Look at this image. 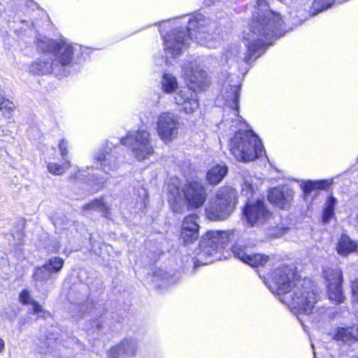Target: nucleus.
Returning <instances> with one entry per match:
<instances>
[{"label": "nucleus", "mask_w": 358, "mask_h": 358, "mask_svg": "<svg viewBox=\"0 0 358 358\" xmlns=\"http://www.w3.org/2000/svg\"><path fill=\"white\" fill-rule=\"evenodd\" d=\"M71 166V162H64L62 164H58L55 162H50L47 165L48 172L55 176L63 174Z\"/></svg>", "instance_id": "473e14b6"}, {"label": "nucleus", "mask_w": 358, "mask_h": 358, "mask_svg": "<svg viewBox=\"0 0 358 358\" xmlns=\"http://www.w3.org/2000/svg\"><path fill=\"white\" fill-rule=\"evenodd\" d=\"M357 162H358V157H357Z\"/></svg>", "instance_id": "8fccbe9b"}, {"label": "nucleus", "mask_w": 358, "mask_h": 358, "mask_svg": "<svg viewBox=\"0 0 358 358\" xmlns=\"http://www.w3.org/2000/svg\"><path fill=\"white\" fill-rule=\"evenodd\" d=\"M301 280L292 267L281 265L275 268L267 279L266 285L271 292L276 294L281 302L292 292L294 287Z\"/></svg>", "instance_id": "9d476101"}, {"label": "nucleus", "mask_w": 358, "mask_h": 358, "mask_svg": "<svg viewBox=\"0 0 358 358\" xmlns=\"http://www.w3.org/2000/svg\"><path fill=\"white\" fill-rule=\"evenodd\" d=\"M52 274L43 264L35 268L33 273V279L36 287L43 285L50 278Z\"/></svg>", "instance_id": "a878e982"}, {"label": "nucleus", "mask_w": 358, "mask_h": 358, "mask_svg": "<svg viewBox=\"0 0 358 358\" xmlns=\"http://www.w3.org/2000/svg\"><path fill=\"white\" fill-rule=\"evenodd\" d=\"M228 172V168L225 164H217L212 166L206 174V179L210 184L217 185L220 183Z\"/></svg>", "instance_id": "b1692460"}, {"label": "nucleus", "mask_w": 358, "mask_h": 358, "mask_svg": "<svg viewBox=\"0 0 358 358\" xmlns=\"http://www.w3.org/2000/svg\"><path fill=\"white\" fill-rule=\"evenodd\" d=\"M358 244L352 241L348 236L342 234L336 245L337 252L342 256L346 257L349 254L357 251Z\"/></svg>", "instance_id": "5701e85b"}, {"label": "nucleus", "mask_w": 358, "mask_h": 358, "mask_svg": "<svg viewBox=\"0 0 358 358\" xmlns=\"http://www.w3.org/2000/svg\"><path fill=\"white\" fill-rule=\"evenodd\" d=\"M243 216L248 224L251 227L264 224L272 217V213L267 209L264 201H248L243 209Z\"/></svg>", "instance_id": "2eb2a0df"}, {"label": "nucleus", "mask_w": 358, "mask_h": 358, "mask_svg": "<svg viewBox=\"0 0 358 358\" xmlns=\"http://www.w3.org/2000/svg\"><path fill=\"white\" fill-rule=\"evenodd\" d=\"M138 351V341L133 338H126L108 351V358L132 357Z\"/></svg>", "instance_id": "a211bd4d"}, {"label": "nucleus", "mask_w": 358, "mask_h": 358, "mask_svg": "<svg viewBox=\"0 0 358 358\" xmlns=\"http://www.w3.org/2000/svg\"><path fill=\"white\" fill-rule=\"evenodd\" d=\"M268 259L269 257L268 255L259 253H251L246 264L252 267H257L259 266H264L268 261Z\"/></svg>", "instance_id": "f704fd0d"}, {"label": "nucleus", "mask_w": 358, "mask_h": 358, "mask_svg": "<svg viewBox=\"0 0 358 358\" xmlns=\"http://www.w3.org/2000/svg\"><path fill=\"white\" fill-rule=\"evenodd\" d=\"M15 108L14 103L10 100L2 98L0 99V111L3 117L9 122L12 121L13 112Z\"/></svg>", "instance_id": "7c9ffc66"}, {"label": "nucleus", "mask_w": 358, "mask_h": 358, "mask_svg": "<svg viewBox=\"0 0 358 358\" xmlns=\"http://www.w3.org/2000/svg\"><path fill=\"white\" fill-rule=\"evenodd\" d=\"M239 85H231L227 87L222 91L220 96L224 101V115L223 120L218 125L219 128L226 127L230 123H236V127L238 124L242 125V117L238 115L239 108Z\"/></svg>", "instance_id": "f8f14e48"}, {"label": "nucleus", "mask_w": 358, "mask_h": 358, "mask_svg": "<svg viewBox=\"0 0 358 358\" xmlns=\"http://www.w3.org/2000/svg\"><path fill=\"white\" fill-rule=\"evenodd\" d=\"M101 327V322L99 320H96L94 322L92 328H96V329H100Z\"/></svg>", "instance_id": "79ce46f5"}, {"label": "nucleus", "mask_w": 358, "mask_h": 358, "mask_svg": "<svg viewBox=\"0 0 358 358\" xmlns=\"http://www.w3.org/2000/svg\"><path fill=\"white\" fill-rule=\"evenodd\" d=\"M68 148V142L65 139L61 140L59 144V149L60 152V155L64 162L69 161L67 157Z\"/></svg>", "instance_id": "4c0bfd02"}, {"label": "nucleus", "mask_w": 358, "mask_h": 358, "mask_svg": "<svg viewBox=\"0 0 358 358\" xmlns=\"http://www.w3.org/2000/svg\"><path fill=\"white\" fill-rule=\"evenodd\" d=\"M234 236L232 231H208L202 236L197 252V261L201 264L212 262L208 259L215 257L221 252L224 245L229 242Z\"/></svg>", "instance_id": "1a4fd4ad"}, {"label": "nucleus", "mask_w": 358, "mask_h": 358, "mask_svg": "<svg viewBox=\"0 0 358 358\" xmlns=\"http://www.w3.org/2000/svg\"><path fill=\"white\" fill-rule=\"evenodd\" d=\"M4 341L0 338V352H2L4 349Z\"/></svg>", "instance_id": "c03bdc74"}, {"label": "nucleus", "mask_w": 358, "mask_h": 358, "mask_svg": "<svg viewBox=\"0 0 358 358\" xmlns=\"http://www.w3.org/2000/svg\"><path fill=\"white\" fill-rule=\"evenodd\" d=\"M178 178H171L167 185L168 202L171 209L181 213L185 208L197 209L207 198V190L201 181L192 180L180 188Z\"/></svg>", "instance_id": "39448f33"}, {"label": "nucleus", "mask_w": 358, "mask_h": 358, "mask_svg": "<svg viewBox=\"0 0 358 358\" xmlns=\"http://www.w3.org/2000/svg\"><path fill=\"white\" fill-rule=\"evenodd\" d=\"M351 287L353 298L358 302V278L352 282Z\"/></svg>", "instance_id": "58836bf2"}, {"label": "nucleus", "mask_w": 358, "mask_h": 358, "mask_svg": "<svg viewBox=\"0 0 358 358\" xmlns=\"http://www.w3.org/2000/svg\"><path fill=\"white\" fill-rule=\"evenodd\" d=\"M60 339H56L55 341H53L52 338H47L45 345H47L46 349L42 350L41 353H43L45 355V357L44 358H49L48 355V354H52L55 353V350L56 348V346L54 345L55 343H61Z\"/></svg>", "instance_id": "e433bc0d"}, {"label": "nucleus", "mask_w": 358, "mask_h": 358, "mask_svg": "<svg viewBox=\"0 0 358 358\" xmlns=\"http://www.w3.org/2000/svg\"><path fill=\"white\" fill-rule=\"evenodd\" d=\"M289 307L300 321L305 326L306 320L303 317L310 318L317 303V296L313 282L307 279L298 281L294 287L292 292L285 296L282 302Z\"/></svg>", "instance_id": "423d86ee"}, {"label": "nucleus", "mask_w": 358, "mask_h": 358, "mask_svg": "<svg viewBox=\"0 0 358 358\" xmlns=\"http://www.w3.org/2000/svg\"><path fill=\"white\" fill-rule=\"evenodd\" d=\"M20 301L24 305H30L31 306V313L36 315L38 317L46 318L50 316V313L47 312L36 301H34L29 292L24 289L20 294Z\"/></svg>", "instance_id": "4be33fe9"}, {"label": "nucleus", "mask_w": 358, "mask_h": 358, "mask_svg": "<svg viewBox=\"0 0 358 358\" xmlns=\"http://www.w3.org/2000/svg\"><path fill=\"white\" fill-rule=\"evenodd\" d=\"M71 343H75V342H76V341H75V339H74L73 338H71Z\"/></svg>", "instance_id": "a18cd8bd"}, {"label": "nucleus", "mask_w": 358, "mask_h": 358, "mask_svg": "<svg viewBox=\"0 0 358 358\" xmlns=\"http://www.w3.org/2000/svg\"><path fill=\"white\" fill-rule=\"evenodd\" d=\"M45 53L40 59L30 64L29 67L30 73L34 75L55 74L52 57L49 53Z\"/></svg>", "instance_id": "aec40b11"}, {"label": "nucleus", "mask_w": 358, "mask_h": 358, "mask_svg": "<svg viewBox=\"0 0 358 358\" xmlns=\"http://www.w3.org/2000/svg\"><path fill=\"white\" fill-rule=\"evenodd\" d=\"M77 308H78L79 310H81L83 307V306H78Z\"/></svg>", "instance_id": "de8ad7c7"}, {"label": "nucleus", "mask_w": 358, "mask_h": 358, "mask_svg": "<svg viewBox=\"0 0 358 358\" xmlns=\"http://www.w3.org/2000/svg\"><path fill=\"white\" fill-rule=\"evenodd\" d=\"M336 204L337 200L333 196H329L326 200L322 213V220L324 223L328 222L334 215V208Z\"/></svg>", "instance_id": "cd10ccee"}, {"label": "nucleus", "mask_w": 358, "mask_h": 358, "mask_svg": "<svg viewBox=\"0 0 358 358\" xmlns=\"http://www.w3.org/2000/svg\"><path fill=\"white\" fill-rule=\"evenodd\" d=\"M279 1L282 2V1H284L285 0H279Z\"/></svg>", "instance_id": "09e8293b"}, {"label": "nucleus", "mask_w": 358, "mask_h": 358, "mask_svg": "<svg viewBox=\"0 0 358 358\" xmlns=\"http://www.w3.org/2000/svg\"><path fill=\"white\" fill-rule=\"evenodd\" d=\"M232 252L236 257L245 263H247L251 254L250 248L241 244L234 245Z\"/></svg>", "instance_id": "72a5a7b5"}, {"label": "nucleus", "mask_w": 358, "mask_h": 358, "mask_svg": "<svg viewBox=\"0 0 358 358\" xmlns=\"http://www.w3.org/2000/svg\"><path fill=\"white\" fill-rule=\"evenodd\" d=\"M334 3V0H315L312 6V9L315 11L313 15L329 8Z\"/></svg>", "instance_id": "c9c22d12"}, {"label": "nucleus", "mask_w": 358, "mask_h": 358, "mask_svg": "<svg viewBox=\"0 0 358 358\" xmlns=\"http://www.w3.org/2000/svg\"><path fill=\"white\" fill-rule=\"evenodd\" d=\"M323 273L327 283L329 299L336 303H342L345 296L341 287L343 274L341 268L327 267L324 269Z\"/></svg>", "instance_id": "dca6fc26"}, {"label": "nucleus", "mask_w": 358, "mask_h": 358, "mask_svg": "<svg viewBox=\"0 0 358 358\" xmlns=\"http://www.w3.org/2000/svg\"><path fill=\"white\" fill-rule=\"evenodd\" d=\"M37 48L50 55L52 57L56 76H66L74 63L75 47L66 40H54L45 36L36 40Z\"/></svg>", "instance_id": "0eeeda50"}, {"label": "nucleus", "mask_w": 358, "mask_h": 358, "mask_svg": "<svg viewBox=\"0 0 358 358\" xmlns=\"http://www.w3.org/2000/svg\"><path fill=\"white\" fill-rule=\"evenodd\" d=\"M180 125V117L177 114L162 112L157 117L156 131L164 143H169L177 138Z\"/></svg>", "instance_id": "ddd939ff"}, {"label": "nucleus", "mask_w": 358, "mask_h": 358, "mask_svg": "<svg viewBox=\"0 0 358 358\" xmlns=\"http://www.w3.org/2000/svg\"><path fill=\"white\" fill-rule=\"evenodd\" d=\"M119 149L118 147L113 146L112 143L107 142L95 152L94 163L108 174L116 171L120 164Z\"/></svg>", "instance_id": "4468645a"}, {"label": "nucleus", "mask_w": 358, "mask_h": 358, "mask_svg": "<svg viewBox=\"0 0 358 358\" xmlns=\"http://www.w3.org/2000/svg\"><path fill=\"white\" fill-rule=\"evenodd\" d=\"M333 338L345 343L358 341V326L353 325L347 328L338 327L333 334Z\"/></svg>", "instance_id": "412c9836"}, {"label": "nucleus", "mask_w": 358, "mask_h": 358, "mask_svg": "<svg viewBox=\"0 0 358 358\" xmlns=\"http://www.w3.org/2000/svg\"><path fill=\"white\" fill-rule=\"evenodd\" d=\"M255 3L252 21L243 35L247 51L241 59L246 64L259 57L273 39L285 34L279 13L271 10L266 0H256Z\"/></svg>", "instance_id": "f03ea898"}, {"label": "nucleus", "mask_w": 358, "mask_h": 358, "mask_svg": "<svg viewBox=\"0 0 358 358\" xmlns=\"http://www.w3.org/2000/svg\"><path fill=\"white\" fill-rule=\"evenodd\" d=\"M206 59L205 57H190L182 66V76L188 87L176 92L174 101L186 114H192L199 108V99L195 90H203L209 84L206 72L201 67Z\"/></svg>", "instance_id": "7ed1b4c3"}, {"label": "nucleus", "mask_w": 358, "mask_h": 358, "mask_svg": "<svg viewBox=\"0 0 358 358\" xmlns=\"http://www.w3.org/2000/svg\"><path fill=\"white\" fill-rule=\"evenodd\" d=\"M332 180H307L303 182V189L306 193H310L315 189H325L328 188L331 184Z\"/></svg>", "instance_id": "bb28decb"}, {"label": "nucleus", "mask_w": 358, "mask_h": 358, "mask_svg": "<svg viewBox=\"0 0 358 358\" xmlns=\"http://www.w3.org/2000/svg\"><path fill=\"white\" fill-rule=\"evenodd\" d=\"M62 345L66 348H69V344H65V343H62Z\"/></svg>", "instance_id": "49530a36"}, {"label": "nucleus", "mask_w": 358, "mask_h": 358, "mask_svg": "<svg viewBox=\"0 0 358 358\" xmlns=\"http://www.w3.org/2000/svg\"><path fill=\"white\" fill-rule=\"evenodd\" d=\"M216 0H204V4L207 6H211Z\"/></svg>", "instance_id": "37998d69"}, {"label": "nucleus", "mask_w": 358, "mask_h": 358, "mask_svg": "<svg viewBox=\"0 0 358 358\" xmlns=\"http://www.w3.org/2000/svg\"><path fill=\"white\" fill-rule=\"evenodd\" d=\"M262 180L255 176H247L244 177L242 184L241 194L249 199L255 194Z\"/></svg>", "instance_id": "393cba45"}, {"label": "nucleus", "mask_w": 358, "mask_h": 358, "mask_svg": "<svg viewBox=\"0 0 358 358\" xmlns=\"http://www.w3.org/2000/svg\"><path fill=\"white\" fill-rule=\"evenodd\" d=\"M210 23L201 13L189 18L184 16L160 23V31L164 40L166 63L169 59L176 58L188 45L189 40L209 48H214L218 43L217 38L209 32Z\"/></svg>", "instance_id": "f257e3e1"}, {"label": "nucleus", "mask_w": 358, "mask_h": 358, "mask_svg": "<svg viewBox=\"0 0 358 358\" xmlns=\"http://www.w3.org/2000/svg\"><path fill=\"white\" fill-rule=\"evenodd\" d=\"M95 182L97 185V187H95L96 190L101 188L104 184V181L102 179H96Z\"/></svg>", "instance_id": "a19ab883"}, {"label": "nucleus", "mask_w": 358, "mask_h": 358, "mask_svg": "<svg viewBox=\"0 0 358 358\" xmlns=\"http://www.w3.org/2000/svg\"><path fill=\"white\" fill-rule=\"evenodd\" d=\"M242 125L230 123L227 127L219 128L229 138L228 147L230 153L238 161L248 162L261 157L264 152L263 144L259 138L252 130H244L245 122L241 119Z\"/></svg>", "instance_id": "20e7f679"}, {"label": "nucleus", "mask_w": 358, "mask_h": 358, "mask_svg": "<svg viewBox=\"0 0 358 358\" xmlns=\"http://www.w3.org/2000/svg\"><path fill=\"white\" fill-rule=\"evenodd\" d=\"M293 199L294 192L287 185L271 188L268 193L269 202L282 210L289 209L292 203Z\"/></svg>", "instance_id": "f3484780"}, {"label": "nucleus", "mask_w": 358, "mask_h": 358, "mask_svg": "<svg viewBox=\"0 0 358 358\" xmlns=\"http://www.w3.org/2000/svg\"><path fill=\"white\" fill-rule=\"evenodd\" d=\"M83 210H96L103 213L106 217L108 216V208L101 199H95L92 202L87 203L83 206Z\"/></svg>", "instance_id": "2f4dec72"}, {"label": "nucleus", "mask_w": 358, "mask_h": 358, "mask_svg": "<svg viewBox=\"0 0 358 358\" xmlns=\"http://www.w3.org/2000/svg\"><path fill=\"white\" fill-rule=\"evenodd\" d=\"M120 142L131 150L134 157L138 161L145 160L154 154L151 135L146 129L129 131Z\"/></svg>", "instance_id": "9b49d317"}, {"label": "nucleus", "mask_w": 358, "mask_h": 358, "mask_svg": "<svg viewBox=\"0 0 358 358\" xmlns=\"http://www.w3.org/2000/svg\"><path fill=\"white\" fill-rule=\"evenodd\" d=\"M236 201L237 192L235 189L229 186L220 188L206 208L207 218L213 221L227 219L233 212Z\"/></svg>", "instance_id": "6e6552de"}, {"label": "nucleus", "mask_w": 358, "mask_h": 358, "mask_svg": "<svg viewBox=\"0 0 358 358\" xmlns=\"http://www.w3.org/2000/svg\"><path fill=\"white\" fill-rule=\"evenodd\" d=\"M197 218L195 214H192L185 217L183 220L180 236L185 243H192L199 237Z\"/></svg>", "instance_id": "6ab92c4d"}, {"label": "nucleus", "mask_w": 358, "mask_h": 358, "mask_svg": "<svg viewBox=\"0 0 358 358\" xmlns=\"http://www.w3.org/2000/svg\"><path fill=\"white\" fill-rule=\"evenodd\" d=\"M64 260L59 257H53L48 259L44 264L45 266L48 268L52 275L59 273L62 269Z\"/></svg>", "instance_id": "c756f323"}, {"label": "nucleus", "mask_w": 358, "mask_h": 358, "mask_svg": "<svg viewBox=\"0 0 358 358\" xmlns=\"http://www.w3.org/2000/svg\"><path fill=\"white\" fill-rule=\"evenodd\" d=\"M162 90L167 94L173 92L178 87L176 78L170 73H164L162 81Z\"/></svg>", "instance_id": "c85d7f7f"}, {"label": "nucleus", "mask_w": 358, "mask_h": 358, "mask_svg": "<svg viewBox=\"0 0 358 358\" xmlns=\"http://www.w3.org/2000/svg\"><path fill=\"white\" fill-rule=\"evenodd\" d=\"M238 54H239L238 49L236 46L232 47L230 48L229 50L227 51V58L229 59L232 56H235V57L239 58ZM237 62H239V59H238Z\"/></svg>", "instance_id": "ea45409f"}]
</instances>
